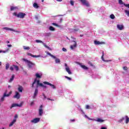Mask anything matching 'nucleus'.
Masks as SVG:
<instances>
[{"label":"nucleus","instance_id":"1","mask_svg":"<svg viewBox=\"0 0 129 129\" xmlns=\"http://www.w3.org/2000/svg\"><path fill=\"white\" fill-rule=\"evenodd\" d=\"M14 16L17 17V18H20V19H24L25 16H26L25 13H23L22 12H19L18 14L17 12H15L13 13Z\"/></svg>","mask_w":129,"mask_h":129},{"label":"nucleus","instance_id":"2","mask_svg":"<svg viewBox=\"0 0 129 129\" xmlns=\"http://www.w3.org/2000/svg\"><path fill=\"white\" fill-rule=\"evenodd\" d=\"M24 61H25V62H26V63H27V65L29 67V68H32L33 66H35V65H36L35 64V63H33L32 61L28 60V59H26L25 58L23 59Z\"/></svg>","mask_w":129,"mask_h":129},{"label":"nucleus","instance_id":"3","mask_svg":"<svg viewBox=\"0 0 129 129\" xmlns=\"http://www.w3.org/2000/svg\"><path fill=\"white\" fill-rule=\"evenodd\" d=\"M35 83H37V88H38V86H41V87H43V84L40 83L39 80L37 81V79H35L33 83H32V87H34V84H35Z\"/></svg>","mask_w":129,"mask_h":129},{"label":"nucleus","instance_id":"4","mask_svg":"<svg viewBox=\"0 0 129 129\" xmlns=\"http://www.w3.org/2000/svg\"><path fill=\"white\" fill-rule=\"evenodd\" d=\"M43 114V105H41L39 109V115L42 116Z\"/></svg>","mask_w":129,"mask_h":129},{"label":"nucleus","instance_id":"5","mask_svg":"<svg viewBox=\"0 0 129 129\" xmlns=\"http://www.w3.org/2000/svg\"><path fill=\"white\" fill-rule=\"evenodd\" d=\"M22 106V104H17V103H13L12 104V105H11L10 108H13V107H21Z\"/></svg>","mask_w":129,"mask_h":129},{"label":"nucleus","instance_id":"6","mask_svg":"<svg viewBox=\"0 0 129 129\" xmlns=\"http://www.w3.org/2000/svg\"><path fill=\"white\" fill-rule=\"evenodd\" d=\"M43 84H47V85H49L50 86H51L52 88H53V89H56V87H55V85L48 82H43Z\"/></svg>","mask_w":129,"mask_h":129},{"label":"nucleus","instance_id":"7","mask_svg":"<svg viewBox=\"0 0 129 129\" xmlns=\"http://www.w3.org/2000/svg\"><path fill=\"white\" fill-rule=\"evenodd\" d=\"M27 55H28V56H31V57H33V58H39V57H41V55H36L32 54V53H29V52L27 53Z\"/></svg>","mask_w":129,"mask_h":129},{"label":"nucleus","instance_id":"8","mask_svg":"<svg viewBox=\"0 0 129 129\" xmlns=\"http://www.w3.org/2000/svg\"><path fill=\"white\" fill-rule=\"evenodd\" d=\"M83 5L86 6V7H89V3L86 1V0H80Z\"/></svg>","mask_w":129,"mask_h":129},{"label":"nucleus","instance_id":"9","mask_svg":"<svg viewBox=\"0 0 129 129\" xmlns=\"http://www.w3.org/2000/svg\"><path fill=\"white\" fill-rule=\"evenodd\" d=\"M73 42L75 43L73 45L70 46V48L72 50H74V48H76L77 47V43L75 41V40L73 41Z\"/></svg>","mask_w":129,"mask_h":129},{"label":"nucleus","instance_id":"10","mask_svg":"<svg viewBox=\"0 0 129 129\" xmlns=\"http://www.w3.org/2000/svg\"><path fill=\"white\" fill-rule=\"evenodd\" d=\"M102 55L101 56V59L102 60V61H103L104 62H110L111 61V60H106L105 59H104V51H102Z\"/></svg>","mask_w":129,"mask_h":129},{"label":"nucleus","instance_id":"11","mask_svg":"<svg viewBox=\"0 0 129 129\" xmlns=\"http://www.w3.org/2000/svg\"><path fill=\"white\" fill-rule=\"evenodd\" d=\"M40 121V118H35L31 120V122L33 123H37Z\"/></svg>","mask_w":129,"mask_h":129},{"label":"nucleus","instance_id":"12","mask_svg":"<svg viewBox=\"0 0 129 129\" xmlns=\"http://www.w3.org/2000/svg\"><path fill=\"white\" fill-rule=\"evenodd\" d=\"M94 44L95 45H100L102 44H105V43L104 42H100L99 41L95 40Z\"/></svg>","mask_w":129,"mask_h":129},{"label":"nucleus","instance_id":"13","mask_svg":"<svg viewBox=\"0 0 129 129\" xmlns=\"http://www.w3.org/2000/svg\"><path fill=\"white\" fill-rule=\"evenodd\" d=\"M20 93H19V92H16V94L14 96V98H17V99H20Z\"/></svg>","mask_w":129,"mask_h":129},{"label":"nucleus","instance_id":"14","mask_svg":"<svg viewBox=\"0 0 129 129\" xmlns=\"http://www.w3.org/2000/svg\"><path fill=\"white\" fill-rule=\"evenodd\" d=\"M3 29L6 30V31H12V32H16L13 29L10 28L9 27H4Z\"/></svg>","mask_w":129,"mask_h":129},{"label":"nucleus","instance_id":"15","mask_svg":"<svg viewBox=\"0 0 129 129\" xmlns=\"http://www.w3.org/2000/svg\"><path fill=\"white\" fill-rule=\"evenodd\" d=\"M17 121V119H14L9 124V126H13V125H14V124H15V123H16Z\"/></svg>","mask_w":129,"mask_h":129},{"label":"nucleus","instance_id":"16","mask_svg":"<svg viewBox=\"0 0 129 129\" xmlns=\"http://www.w3.org/2000/svg\"><path fill=\"white\" fill-rule=\"evenodd\" d=\"M66 70L67 72H68V74H69L70 75H71V74H72V73L71 72V71H70V68H69V67H66Z\"/></svg>","mask_w":129,"mask_h":129},{"label":"nucleus","instance_id":"17","mask_svg":"<svg viewBox=\"0 0 129 129\" xmlns=\"http://www.w3.org/2000/svg\"><path fill=\"white\" fill-rule=\"evenodd\" d=\"M38 94V88L35 89L34 95H33V99L36 98L37 95Z\"/></svg>","mask_w":129,"mask_h":129},{"label":"nucleus","instance_id":"18","mask_svg":"<svg viewBox=\"0 0 129 129\" xmlns=\"http://www.w3.org/2000/svg\"><path fill=\"white\" fill-rule=\"evenodd\" d=\"M117 29H118V30H119L120 31H121V30H123V26L117 25Z\"/></svg>","mask_w":129,"mask_h":129},{"label":"nucleus","instance_id":"19","mask_svg":"<svg viewBox=\"0 0 129 129\" xmlns=\"http://www.w3.org/2000/svg\"><path fill=\"white\" fill-rule=\"evenodd\" d=\"M23 87L22 86L19 85V87L18 88V91H19V92H23Z\"/></svg>","mask_w":129,"mask_h":129},{"label":"nucleus","instance_id":"20","mask_svg":"<svg viewBox=\"0 0 129 129\" xmlns=\"http://www.w3.org/2000/svg\"><path fill=\"white\" fill-rule=\"evenodd\" d=\"M33 7L35 9H39V8H40V7L39 6V5H38V4L34 3L33 4Z\"/></svg>","mask_w":129,"mask_h":129},{"label":"nucleus","instance_id":"21","mask_svg":"<svg viewBox=\"0 0 129 129\" xmlns=\"http://www.w3.org/2000/svg\"><path fill=\"white\" fill-rule=\"evenodd\" d=\"M96 121H97L98 122H103L104 121V120L101 119L100 118H97V120H95Z\"/></svg>","mask_w":129,"mask_h":129},{"label":"nucleus","instance_id":"22","mask_svg":"<svg viewBox=\"0 0 129 129\" xmlns=\"http://www.w3.org/2000/svg\"><path fill=\"white\" fill-rule=\"evenodd\" d=\"M47 55H49V56H50V57H52V58H53V59H56V56L51 54V53L47 52Z\"/></svg>","mask_w":129,"mask_h":129},{"label":"nucleus","instance_id":"23","mask_svg":"<svg viewBox=\"0 0 129 129\" xmlns=\"http://www.w3.org/2000/svg\"><path fill=\"white\" fill-rule=\"evenodd\" d=\"M81 67L84 69L85 70H88V67H86V66L81 65Z\"/></svg>","mask_w":129,"mask_h":129},{"label":"nucleus","instance_id":"24","mask_svg":"<svg viewBox=\"0 0 129 129\" xmlns=\"http://www.w3.org/2000/svg\"><path fill=\"white\" fill-rule=\"evenodd\" d=\"M11 94H12V91H11L8 94H7L6 93H5L3 96H4L5 97H9Z\"/></svg>","mask_w":129,"mask_h":129},{"label":"nucleus","instance_id":"25","mask_svg":"<svg viewBox=\"0 0 129 129\" xmlns=\"http://www.w3.org/2000/svg\"><path fill=\"white\" fill-rule=\"evenodd\" d=\"M125 123H128L129 122V118H128V116H125Z\"/></svg>","mask_w":129,"mask_h":129},{"label":"nucleus","instance_id":"26","mask_svg":"<svg viewBox=\"0 0 129 129\" xmlns=\"http://www.w3.org/2000/svg\"><path fill=\"white\" fill-rule=\"evenodd\" d=\"M13 66L14 67V69H15L16 71H19V67L18 66L13 64Z\"/></svg>","mask_w":129,"mask_h":129},{"label":"nucleus","instance_id":"27","mask_svg":"<svg viewBox=\"0 0 129 129\" xmlns=\"http://www.w3.org/2000/svg\"><path fill=\"white\" fill-rule=\"evenodd\" d=\"M54 59H55V63H56L57 64L60 63V59L56 58V57Z\"/></svg>","mask_w":129,"mask_h":129},{"label":"nucleus","instance_id":"28","mask_svg":"<svg viewBox=\"0 0 129 129\" xmlns=\"http://www.w3.org/2000/svg\"><path fill=\"white\" fill-rule=\"evenodd\" d=\"M35 76L37 78H41L42 77V75H41L38 73H36L35 74Z\"/></svg>","mask_w":129,"mask_h":129},{"label":"nucleus","instance_id":"29","mask_svg":"<svg viewBox=\"0 0 129 129\" xmlns=\"http://www.w3.org/2000/svg\"><path fill=\"white\" fill-rule=\"evenodd\" d=\"M110 19H112V20H114V19H115V16H114V15L111 14L110 15Z\"/></svg>","mask_w":129,"mask_h":129},{"label":"nucleus","instance_id":"30","mask_svg":"<svg viewBox=\"0 0 129 129\" xmlns=\"http://www.w3.org/2000/svg\"><path fill=\"white\" fill-rule=\"evenodd\" d=\"M23 48L24 50H30V47L29 46H23Z\"/></svg>","mask_w":129,"mask_h":129},{"label":"nucleus","instance_id":"31","mask_svg":"<svg viewBox=\"0 0 129 129\" xmlns=\"http://www.w3.org/2000/svg\"><path fill=\"white\" fill-rule=\"evenodd\" d=\"M16 9H18V8L12 6L11 7V11H15V10H16Z\"/></svg>","mask_w":129,"mask_h":129},{"label":"nucleus","instance_id":"32","mask_svg":"<svg viewBox=\"0 0 129 129\" xmlns=\"http://www.w3.org/2000/svg\"><path fill=\"white\" fill-rule=\"evenodd\" d=\"M9 50H10V49L9 48H8L6 51L0 50V53H7V52H8Z\"/></svg>","mask_w":129,"mask_h":129},{"label":"nucleus","instance_id":"33","mask_svg":"<svg viewBox=\"0 0 129 129\" xmlns=\"http://www.w3.org/2000/svg\"><path fill=\"white\" fill-rule=\"evenodd\" d=\"M9 68H10V64L6 63V70H8V69H9Z\"/></svg>","mask_w":129,"mask_h":129},{"label":"nucleus","instance_id":"34","mask_svg":"<svg viewBox=\"0 0 129 129\" xmlns=\"http://www.w3.org/2000/svg\"><path fill=\"white\" fill-rule=\"evenodd\" d=\"M49 30H50V31H54L55 28L54 27H53V26H50Z\"/></svg>","mask_w":129,"mask_h":129},{"label":"nucleus","instance_id":"35","mask_svg":"<svg viewBox=\"0 0 129 129\" xmlns=\"http://www.w3.org/2000/svg\"><path fill=\"white\" fill-rule=\"evenodd\" d=\"M15 78V75H13L12 78L10 79V82H12L13 80H14V79Z\"/></svg>","mask_w":129,"mask_h":129},{"label":"nucleus","instance_id":"36","mask_svg":"<svg viewBox=\"0 0 129 129\" xmlns=\"http://www.w3.org/2000/svg\"><path fill=\"white\" fill-rule=\"evenodd\" d=\"M125 13L127 15V17H129V11L125 10Z\"/></svg>","mask_w":129,"mask_h":129},{"label":"nucleus","instance_id":"37","mask_svg":"<svg viewBox=\"0 0 129 129\" xmlns=\"http://www.w3.org/2000/svg\"><path fill=\"white\" fill-rule=\"evenodd\" d=\"M36 43H42V44H44V42H43V41H42L40 40H36Z\"/></svg>","mask_w":129,"mask_h":129},{"label":"nucleus","instance_id":"38","mask_svg":"<svg viewBox=\"0 0 129 129\" xmlns=\"http://www.w3.org/2000/svg\"><path fill=\"white\" fill-rule=\"evenodd\" d=\"M14 66H12L10 67V70L11 71H14Z\"/></svg>","mask_w":129,"mask_h":129},{"label":"nucleus","instance_id":"39","mask_svg":"<svg viewBox=\"0 0 129 129\" xmlns=\"http://www.w3.org/2000/svg\"><path fill=\"white\" fill-rule=\"evenodd\" d=\"M34 104H35L34 101H31L30 103V106H33V105H34Z\"/></svg>","mask_w":129,"mask_h":129},{"label":"nucleus","instance_id":"40","mask_svg":"<svg viewBox=\"0 0 129 129\" xmlns=\"http://www.w3.org/2000/svg\"><path fill=\"white\" fill-rule=\"evenodd\" d=\"M70 4H71V6H74V1H70Z\"/></svg>","mask_w":129,"mask_h":129},{"label":"nucleus","instance_id":"41","mask_svg":"<svg viewBox=\"0 0 129 129\" xmlns=\"http://www.w3.org/2000/svg\"><path fill=\"white\" fill-rule=\"evenodd\" d=\"M123 70H124L125 71H126V70H127V67L126 66L123 67Z\"/></svg>","mask_w":129,"mask_h":129},{"label":"nucleus","instance_id":"42","mask_svg":"<svg viewBox=\"0 0 129 129\" xmlns=\"http://www.w3.org/2000/svg\"><path fill=\"white\" fill-rule=\"evenodd\" d=\"M52 25H53V26H55V27H59V25L55 23H52Z\"/></svg>","mask_w":129,"mask_h":129},{"label":"nucleus","instance_id":"43","mask_svg":"<svg viewBox=\"0 0 129 129\" xmlns=\"http://www.w3.org/2000/svg\"><path fill=\"white\" fill-rule=\"evenodd\" d=\"M74 31L75 32H78V31H79V28H75L74 29Z\"/></svg>","mask_w":129,"mask_h":129},{"label":"nucleus","instance_id":"44","mask_svg":"<svg viewBox=\"0 0 129 129\" xmlns=\"http://www.w3.org/2000/svg\"><path fill=\"white\" fill-rule=\"evenodd\" d=\"M42 95L44 97V99H46L47 97L46 96V95H45V94L44 93H42Z\"/></svg>","mask_w":129,"mask_h":129},{"label":"nucleus","instance_id":"45","mask_svg":"<svg viewBox=\"0 0 129 129\" xmlns=\"http://www.w3.org/2000/svg\"><path fill=\"white\" fill-rule=\"evenodd\" d=\"M123 5L124 6V7H126V8H128L129 9V4H124Z\"/></svg>","mask_w":129,"mask_h":129},{"label":"nucleus","instance_id":"46","mask_svg":"<svg viewBox=\"0 0 129 129\" xmlns=\"http://www.w3.org/2000/svg\"><path fill=\"white\" fill-rule=\"evenodd\" d=\"M90 108V106L89 105H86V109H89Z\"/></svg>","mask_w":129,"mask_h":129},{"label":"nucleus","instance_id":"47","mask_svg":"<svg viewBox=\"0 0 129 129\" xmlns=\"http://www.w3.org/2000/svg\"><path fill=\"white\" fill-rule=\"evenodd\" d=\"M119 4H120V5H123V3L122 0H119Z\"/></svg>","mask_w":129,"mask_h":129},{"label":"nucleus","instance_id":"48","mask_svg":"<svg viewBox=\"0 0 129 129\" xmlns=\"http://www.w3.org/2000/svg\"><path fill=\"white\" fill-rule=\"evenodd\" d=\"M124 120V118L122 117L121 119H120L119 121V122H121L122 121H123V120Z\"/></svg>","mask_w":129,"mask_h":129},{"label":"nucleus","instance_id":"49","mask_svg":"<svg viewBox=\"0 0 129 129\" xmlns=\"http://www.w3.org/2000/svg\"><path fill=\"white\" fill-rule=\"evenodd\" d=\"M4 100H5V97L3 95V96L1 98V101H4Z\"/></svg>","mask_w":129,"mask_h":129},{"label":"nucleus","instance_id":"50","mask_svg":"<svg viewBox=\"0 0 129 129\" xmlns=\"http://www.w3.org/2000/svg\"><path fill=\"white\" fill-rule=\"evenodd\" d=\"M65 78H66L67 79H68L69 80H71V78L69 77L68 76H65Z\"/></svg>","mask_w":129,"mask_h":129},{"label":"nucleus","instance_id":"51","mask_svg":"<svg viewBox=\"0 0 129 129\" xmlns=\"http://www.w3.org/2000/svg\"><path fill=\"white\" fill-rule=\"evenodd\" d=\"M62 51H63V52H67V49L66 48L63 47Z\"/></svg>","mask_w":129,"mask_h":129},{"label":"nucleus","instance_id":"52","mask_svg":"<svg viewBox=\"0 0 129 129\" xmlns=\"http://www.w3.org/2000/svg\"><path fill=\"white\" fill-rule=\"evenodd\" d=\"M18 115H15V117H14V119H17V118H18Z\"/></svg>","mask_w":129,"mask_h":129},{"label":"nucleus","instance_id":"53","mask_svg":"<svg viewBox=\"0 0 129 129\" xmlns=\"http://www.w3.org/2000/svg\"><path fill=\"white\" fill-rule=\"evenodd\" d=\"M43 45H44V47H45V48L49 49V47L48 46H47L46 44H44Z\"/></svg>","mask_w":129,"mask_h":129},{"label":"nucleus","instance_id":"54","mask_svg":"<svg viewBox=\"0 0 129 129\" xmlns=\"http://www.w3.org/2000/svg\"><path fill=\"white\" fill-rule=\"evenodd\" d=\"M101 129H107L106 127H101Z\"/></svg>","mask_w":129,"mask_h":129},{"label":"nucleus","instance_id":"55","mask_svg":"<svg viewBox=\"0 0 129 129\" xmlns=\"http://www.w3.org/2000/svg\"><path fill=\"white\" fill-rule=\"evenodd\" d=\"M89 64H90L91 66H93V64H92V63L90 61L89 62Z\"/></svg>","mask_w":129,"mask_h":129},{"label":"nucleus","instance_id":"56","mask_svg":"<svg viewBox=\"0 0 129 129\" xmlns=\"http://www.w3.org/2000/svg\"><path fill=\"white\" fill-rule=\"evenodd\" d=\"M48 100H51V101H54V100L53 99H50V98H47Z\"/></svg>","mask_w":129,"mask_h":129},{"label":"nucleus","instance_id":"57","mask_svg":"<svg viewBox=\"0 0 129 129\" xmlns=\"http://www.w3.org/2000/svg\"><path fill=\"white\" fill-rule=\"evenodd\" d=\"M88 119H89V120H95V119H91L90 118H88Z\"/></svg>","mask_w":129,"mask_h":129},{"label":"nucleus","instance_id":"58","mask_svg":"<svg viewBox=\"0 0 129 129\" xmlns=\"http://www.w3.org/2000/svg\"><path fill=\"white\" fill-rule=\"evenodd\" d=\"M71 121L72 122H74L75 121V119H71Z\"/></svg>","mask_w":129,"mask_h":129},{"label":"nucleus","instance_id":"59","mask_svg":"<svg viewBox=\"0 0 129 129\" xmlns=\"http://www.w3.org/2000/svg\"><path fill=\"white\" fill-rule=\"evenodd\" d=\"M8 47H12V44H8Z\"/></svg>","mask_w":129,"mask_h":129},{"label":"nucleus","instance_id":"60","mask_svg":"<svg viewBox=\"0 0 129 129\" xmlns=\"http://www.w3.org/2000/svg\"><path fill=\"white\" fill-rule=\"evenodd\" d=\"M64 66L66 67H69L67 65V63L64 64Z\"/></svg>","mask_w":129,"mask_h":129},{"label":"nucleus","instance_id":"61","mask_svg":"<svg viewBox=\"0 0 129 129\" xmlns=\"http://www.w3.org/2000/svg\"><path fill=\"white\" fill-rule=\"evenodd\" d=\"M42 87H43L44 88H46V87H47V86L43 85Z\"/></svg>","mask_w":129,"mask_h":129},{"label":"nucleus","instance_id":"62","mask_svg":"<svg viewBox=\"0 0 129 129\" xmlns=\"http://www.w3.org/2000/svg\"><path fill=\"white\" fill-rule=\"evenodd\" d=\"M71 39H74V40H76V38H74L73 36H71Z\"/></svg>","mask_w":129,"mask_h":129},{"label":"nucleus","instance_id":"63","mask_svg":"<svg viewBox=\"0 0 129 129\" xmlns=\"http://www.w3.org/2000/svg\"><path fill=\"white\" fill-rule=\"evenodd\" d=\"M6 43H7L8 44H9L10 41H6Z\"/></svg>","mask_w":129,"mask_h":129},{"label":"nucleus","instance_id":"64","mask_svg":"<svg viewBox=\"0 0 129 129\" xmlns=\"http://www.w3.org/2000/svg\"><path fill=\"white\" fill-rule=\"evenodd\" d=\"M57 2H62V0H56Z\"/></svg>","mask_w":129,"mask_h":129}]
</instances>
